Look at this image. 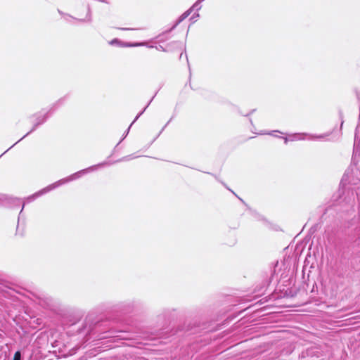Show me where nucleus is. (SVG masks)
<instances>
[{"label": "nucleus", "mask_w": 360, "mask_h": 360, "mask_svg": "<svg viewBox=\"0 0 360 360\" xmlns=\"http://www.w3.org/2000/svg\"><path fill=\"white\" fill-rule=\"evenodd\" d=\"M188 15V13H184V14L182 15V16H181V17H182V18H184L187 17Z\"/></svg>", "instance_id": "4"}, {"label": "nucleus", "mask_w": 360, "mask_h": 360, "mask_svg": "<svg viewBox=\"0 0 360 360\" xmlns=\"http://www.w3.org/2000/svg\"><path fill=\"white\" fill-rule=\"evenodd\" d=\"M20 352L19 351H17L15 354H14V356H13V360H20Z\"/></svg>", "instance_id": "1"}, {"label": "nucleus", "mask_w": 360, "mask_h": 360, "mask_svg": "<svg viewBox=\"0 0 360 360\" xmlns=\"http://www.w3.org/2000/svg\"><path fill=\"white\" fill-rule=\"evenodd\" d=\"M122 30H137L138 29L134 27H122L120 28Z\"/></svg>", "instance_id": "2"}, {"label": "nucleus", "mask_w": 360, "mask_h": 360, "mask_svg": "<svg viewBox=\"0 0 360 360\" xmlns=\"http://www.w3.org/2000/svg\"><path fill=\"white\" fill-rule=\"evenodd\" d=\"M118 43H120V41L117 39H115L110 41V44H118Z\"/></svg>", "instance_id": "3"}, {"label": "nucleus", "mask_w": 360, "mask_h": 360, "mask_svg": "<svg viewBox=\"0 0 360 360\" xmlns=\"http://www.w3.org/2000/svg\"><path fill=\"white\" fill-rule=\"evenodd\" d=\"M287 141H288V139H285V143H287Z\"/></svg>", "instance_id": "5"}]
</instances>
